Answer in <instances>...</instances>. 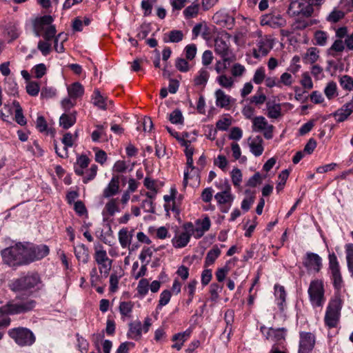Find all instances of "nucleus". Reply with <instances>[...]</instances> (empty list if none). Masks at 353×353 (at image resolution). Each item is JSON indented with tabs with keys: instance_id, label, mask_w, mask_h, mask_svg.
<instances>
[{
	"instance_id": "1",
	"label": "nucleus",
	"mask_w": 353,
	"mask_h": 353,
	"mask_svg": "<svg viewBox=\"0 0 353 353\" xmlns=\"http://www.w3.org/2000/svg\"><path fill=\"white\" fill-rule=\"evenodd\" d=\"M41 279L36 272H28L21 274L19 278L12 280L8 286L11 291L18 293L23 292L30 295L39 289Z\"/></svg>"
},
{
	"instance_id": "2",
	"label": "nucleus",
	"mask_w": 353,
	"mask_h": 353,
	"mask_svg": "<svg viewBox=\"0 0 353 353\" xmlns=\"http://www.w3.org/2000/svg\"><path fill=\"white\" fill-rule=\"evenodd\" d=\"M23 294L17 295L14 299L9 301L6 305L0 307V314L3 316L14 315L28 312L36 306V301Z\"/></svg>"
},
{
	"instance_id": "3",
	"label": "nucleus",
	"mask_w": 353,
	"mask_h": 353,
	"mask_svg": "<svg viewBox=\"0 0 353 353\" xmlns=\"http://www.w3.org/2000/svg\"><path fill=\"white\" fill-rule=\"evenodd\" d=\"M52 21L53 18L50 15H44L37 19L33 25L35 36H42L44 40L51 41L57 32L55 26L52 24Z\"/></svg>"
},
{
	"instance_id": "4",
	"label": "nucleus",
	"mask_w": 353,
	"mask_h": 353,
	"mask_svg": "<svg viewBox=\"0 0 353 353\" xmlns=\"http://www.w3.org/2000/svg\"><path fill=\"white\" fill-rule=\"evenodd\" d=\"M1 256L4 263L9 266L25 265L24 244L18 243L4 249L1 252Z\"/></svg>"
},
{
	"instance_id": "5",
	"label": "nucleus",
	"mask_w": 353,
	"mask_h": 353,
	"mask_svg": "<svg viewBox=\"0 0 353 353\" xmlns=\"http://www.w3.org/2000/svg\"><path fill=\"white\" fill-rule=\"evenodd\" d=\"M343 301L341 295L336 294L330 301L325 315L324 322L329 328L336 327L339 323L341 315V310L342 308Z\"/></svg>"
},
{
	"instance_id": "6",
	"label": "nucleus",
	"mask_w": 353,
	"mask_h": 353,
	"mask_svg": "<svg viewBox=\"0 0 353 353\" xmlns=\"http://www.w3.org/2000/svg\"><path fill=\"white\" fill-rule=\"evenodd\" d=\"M329 266L328 273L333 287L335 290V294L340 295V292L344 286V281L342 277L341 268L336 255L332 252L328 255Z\"/></svg>"
},
{
	"instance_id": "7",
	"label": "nucleus",
	"mask_w": 353,
	"mask_h": 353,
	"mask_svg": "<svg viewBox=\"0 0 353 353\" xmlns=\"http://www.w3.org/2000/svg\"><path fill=\"white\" fill-rule=\"evenodd\" d=\"M214 51L216 54L221 57L223 61L228 62V65L236 59V56L230 48V35L228 34L215 39Z\"/></svg>"
},
{
	"instance_id": "8",
	"label": "nucleus",
	"mask_w": 353,
	"mask_h": 353,
	"mask_svg": "<svg viewBox=\"0 0 353 353\" xmlns=\"http://www.w3.org/2000/svg\"><path fill=\"white\" fill-rule=\"evenodd\" d=\"M95 252L94 254V259L97 264L99 265V270L101 274V276L103 278H107L110 274L112 266V260L110 259L105 250L101 244L95 245Z\"/></svg>"
},
{
	"instance_id": "9",
	"label": "nucleus",
	"mask_w": 353,
	"mask_h": 353,
	"mask_svg": "<svg viewBox=\"0 0 353 353\" xmlns=\"http://www.w3.org/2000/svg\"><path fill=\"white\" fill-rule=\"evenodd\" d=\"M25 250V265L29 264L33 261L41 260L46 256L49 252L50 249L46 245H30L28 243L24 244Z\"/></svg>"
},
{
	"instance_id": "10",
	"label": "nucleus",
	"mask_w": 353,
	"mask_h": 353,
	"mask_svg": "<svg viewBox=\"0 0 353 353\" xmlns=\"http://www.w3.org/2000/svg\"><path fill=\"white\" fill-rule=\"evenodd\" d=\"M8 334L20 346H30L35 342L34 334L28 328H13L8 331Z\"/></svg>"
},
{
	"instance_id": "11",
	"label": "nucleus",
	"mask_w": 353,
	"mask_h": 353,
	"mask_svg": "<svg viewBox=\"0 0 353 353\" xmlns=\"http://www.w3.org/2000/svg\"><path fill=\"white\" fill-rule=\"evenodd\" d=\"M308 294L313 306H323L325 301L323 282L320 280L312 281L308 288Z\"/></svg>"
},
{
	"instance_id": "12",
	"label": "nucleus",
	"mask_w": 353,
	"mask_h": 353,
	"mask_svg": "<svg viewBox=\"0 0 353 353\" xmlns=\"http://www.w3.org/2000/svg\"><path fill=\"white\" fill-rule=\"evenodd\" d=\"M260 331L266 340L274 342L276 346L282 345L285 341L288 332L285 327L273 328L265 325L260 327Z\"/></svg>"
},
{
	"instance_id": "13",
	"label": "nucleus",
	"mask_w": 353,
	"mask_h": 353,
	"mask_svg": "<svg viewBox=\"0 0 353 353\" xmlns=\"http://www.w3.org/2000/svg\"><path fill=\"white\" fill-rule=\"evenodd\" d=\"M183 232L177 234L172 239V245L176 248H182L185 247L190 242L192 234V223L187 222L183 224Z\"/></svg>"
},
{
	"instance_id": "14",
	"label": "nucleus",
	"mask_w": 353,
	"mask_h": 353,
	"mask_svg": "<svg viewBox=\"0 0 353 353\" xmlns=\"http://www.w3.org/2000/svg\"><path fill=\"white\" fill-rule=\"evenodd\" d=\"M303 265L308 272L318 273L323 267L322 259L318 254L307 252L303 258Z\"/></svg>"
},
{
	"instance_id": "15",
	"label": "nucleus",
	"mask_w": 353,
	"mask_h": 353,
	"mask_svg": "<svg viewBox=\"0 0 353 353\" xmlns=\"http://www.w3.org/2000/svg\"><path fill=\"white\" fill-rule=\"evenodd\" d=\"M274 126L268 124L265 118L263 116L256 117L252 119V130L254 132H263V136L266 139L273 137Z\"/></svg>"
},
{
	"instance_id": "16",
	"label": "nucleus",
	"mask_w": 353,
	"mask_h": 353,
	"mask_svg": "<svg viewBox=\"0 0 353 353\" xmlns=\"http://www.w3.org/2000/svg\"><path fill=\"white\" fill-rule=\"evenodd\" d=\"M299 339L298 353H312L316 343L315 335L312 332H300Z\"/></svg>"
},
{
	"instance_id": "17",
	"label": "nucleus",
	"mask_w": 353,
	"mask_h": 353,
	"mask_svg": "<svg viewBox=\"0 0 353 353\" xmlns=\"http://www.w3.org/2000/svg\"><path fill=\"white\" fill-rule=\"evenodd\" d=\"M231 188L227 185L225 189L220 192H217L214 198L220 205V210L223 213L228 212L232 203L234 201V196L231 194Z\"/></svg>"
},
{
	"instance_id": "18",
	"label": "nucleus",
	"mask_w": 353,
	"mask_h": 353,
	"mask_svg": "<svg viewBox=\"0 0 353 353\" xmlns=\"http://www.w3.org/2000/svg\"><path fill=\"white\" fill-rule=\"evenodd\" d=\"M196 227L192 223V234L194 238H201L205 232L209 230L211 221L208 216H205L203 219H197L195 221Z\"/></svg>"
},
{
	"instance_id": "19",
	"label": "nucleus",
	"mask_w": 353,
	"mask_h": 353,
	"mask_svg": "<svg viewBox=\"0 0 353 353\" xmlns=\"http://www.w3.org/2000/svg\"><path fill=\"white\" fill-rule=\"evenodd\" d=\"M353 112V101L344 104L341 108L334 112L332 115L339 123L346 120Z\"/></svg>"
},
{
	"instance_id": "20",
	"label": "nucleus",
	"mask_w": 353,
	"mask_h": 353,
	"mask_svg": "<svg viewBox=\"0 0 353 353\" xmlns=\"http://www.w3.org/2000/svg\"><path fill=\"white\" fill-rule=\"evenodd\" d=\"M249 147L250 152L255 156L259 157L263 154V139L260 136H256L252 139H248Z\"/></svg>"
},
{
	"instance_id": "21",
	"label": "nucleus",
	"mask_w": 353,
	"mask_h": 353,
	"mask_svg": "<svg viewBox=\"0 0 353 353\" xmlns=\"http://www.w3.org/2000/svg\"><path fill=\"white\" fill-rule=\"evenodd\" d=\"M119 190V178L113 176L108 186L103 190V196L105 198H110L117 194Z\"/></svg>"
},
{
	"instance_id": "22",
	"label": "nucleus",
	"mask_w": 353,
	"mask_h": 353,
	"mask_svg": "<svg viewBox=\"0 0 353 353\" xmlns=\"http://www.w3.org/2000/svg\"><path fill=\"white\" fill-rule=\"evenodd\" d=\"M267 116L270 119H278L281 116V106L274 101L266 102Z\"/></svg>"
},
{
	"instance_id": "23",
	"label": "nucleus",
	"mask_w": 353,
	"mask_h": 353,
	"mask_svg": "<svg viewBox=\"0 0 353 353\" xmlns=\"http://www.w3.org/2000/svg\"><path fill=\"white\" fill-rule=\"evenodd\" d=\"M89 163L90 159L86 155H81L74 165V172L79 176H82L84 174V169L88 168Z\"/></svg>"
},
{
	"instance_id": "24",
	"label": "nucleus",
	"mask_w": 353,
	"mask_h": 353,
	"mask_svg": "<svg viewBox=\"0 0 353 353\" xmlns=\"http://www.w3.org/2000/svg\"><path fill=\"white\" fill-rule=\"evenodd\" d=\"M142 325L140 321H135L129 324L128 336L129 338L138 341L141 338Z\"/></svg>"
},
{
	"instance_id": "25",
	"label": "nucleus",
	"mask_w": 353,
	"mask_h": 353,
	"mask_svg": "<svg viewBox=\"0 0 353 353\" xmlns=\"http://www.w3.org/2000/svg\"><path fill=\"white\" fill-rule=\"evenodd\" d=\"M74 254L77 259L83 263H87L89 260V252L84 244H79L74 247Z\"/></svg>"
},
{
	"instance_id": "26",
	"label": "nucleus",
	"mask_w": 353,
	"mask_h": 353,
	"mask_svg": "<svg viewBox=\"0 0 353 353\" xmlns=\"http://www.w3.org/2000/svg\"><path fill=\"white\" fill-rule=\"evenodd\" d=\"M76 122V112L63 114L59 118V125L63 129H68Z\"/></svg>"
},
{
	"instance_id": "27",
	"label": "nucleus",
	"mask_w": 353,
	"mask_h": 353,
	"mask_svg": "<svg viewBox=\"0 0 353 353\" xmlns=\"http://www.w3.org/2000/svg\"><path fill=\"white\" fill-rule=\"evenodd\" d=\"M274 295L277 301V305L281 310H283L285 303L286 292L283 286L276 285L274 286Z\"/></svg>"
},
{
	"instance_id": "28",
	"label": "nucleus",
	"mask_w": 353,
	"mask_h": 353,
	"mask_svg": "<svg viewBox=\"0 0 353 353\" xmlns=\"http://www.w3.org/2000/svg\"><path fill=\"white\" fill-rule=\"evenodd\" d=\"M216 105L220 108H225L230 103V97L227 95L222 90L215 92Z\"/></svg>"
},
{
	"instance_id": "29",
	"label": "nucleus",
	"mask_w": 353,
	"mask_h": 353,
	"mask_svg": "<svg viewBox=\"0 0 353 353\" xmlns=\"http://www.w3.org/2000/svg\"><path fill=\"white\" fill-rule=\"evenodd\" d=\"M68 92L71 99H75L83 94L84 88L80 83L75 82L68 88Z\"/></svg>"
},
{
	"instance_id": "30",
	"label": "nucleus",
	"mask_w": 353,
	"mask_h": 353,
	"mask_svg": "<svg viewBox=\"0 0 353 353\" xmlns=\"http://www.w3.org/2000/svg\"><path fill=\"white\" fill-rule=\"evenodd\" d=\"M220 254L221 250L217 246H214L207 253L205 259V267L212 265Z\"/></svg>"
},
{
	"instance_id": "31",
	"label": "nucleus",
	"mask_w": 353,
	"mask_h": 353,
	"mask_svg": "<svg viewBox=\"0 0 353 353\" xmlns=\"http://www.w3.org/2000/svg\"><path fill=\"white\" fill-rule=\"evenodd\" d=\"M319 50L316 48H310L303 57V61L306 63H314L319 58Z\"/></svg>"
},
{
	"instance_id": "32",
	"label": "nucleus",
	"mask_w": 353,
	"mask_h": 353,
	"mask_svg": "<svg viewBox=\"0 0 353 353\" xmlns=\"http://www.w3.org/2000/svg\"><path fill=\"white\" fill-rule=\"evenodd\" d=\"M132 234L128 232L126 228L119 232V241L122 248H125L130 245Z\"/></svg>"
},
{
	"instance_id": "33",
	"label": "nucleus",
	"mask_w": 353,
	"mask_h": 353,
	"mask_svg": "<svg viewBox=\"0 0 353 353\" xmlns=\"http://www.w3.org/2000/svg\"><path fill=\"white\" fill-rule=\"evenodd\" d=\"M347 265L349 272L353 276V243H347L345 245Z\"/></svg>"
},
{
	"instance_id": "34",
	"label": "nucleus",
	"mask_w": 353,
	"mask_h": 353,
	"mask_svg": "<svg viewBox=\"0 0 353 353\" xmlns=\"http://www.w3.org/2000/svg\"><path fill=\"white\" fill-rule=\"evenodd\" d=\"M93 103L101 109L105 110L107 108V103H112L110 100H108L101 95L99 90H95L94 92Z\"/></svg>"
},
{
	"instance_id": "35",
	"label": "nucleus",
	"mask_w": 353,
	"mask_h": 353,
	"mask_svg": "<svg viewBox=\"0 0 353 353\" xmlns=\"http://www.w3.org/2000/svg\"><path fill=\"white\" fill-rule=\"evenodd\" d=\"M198 0H195L196 2H194L192 5L188 6L183 10V14L186 19H190L195 17L199 11L200 6L197 3Z\"/></svg>"
},
{
	"instance_id": "36",
	"label": "nucleus",
	"mask_w": 353,
	"mask_h": 353,
	"mask_svg": "<svg viewBox=\"0 0 353 353\" xmlns=\"http://www.w3.org/2000/svg\"><path fill=\"white\" fill-rule=\"evenodd\" d=\"M345 49V42L341 39H336L328 49V53L335 57V53L342 52Z\"/></svg>"
},
{
	"instance_id": "37",
	"label": "nucleus",
	"mask_w": 353,
	"mask_h": 353,
	"mask_svg": "<svg viewBox=\"0 0 353 353\" xmlns=\"http://www.w3.org/2000/svg\"><path fill=\"white\" fill-rule=\"evenodd\" d=\"M210 74L206 69L201 68L199 71L198 75L194 78V83L196 85H205L209 79Z\"/></svg>"
},
{
	"instance_id": "38",
	"label": "nucleus",
	"mask_w": 353,
	"mask_h": 353,
	"mask_svg": "<svg viewBox=\"0 0 353 353\" xmlns=\"http://www.w3.org/2000/svg\"><path fill=\"white\" fill-rule=\"evenodd\" d=\"M339 83L345 90H353V78L349 75L345 74L339 77Z\"/></svg>"
},
{
	"instance_id": "39",
	"label": "nucleus",
	"mask_w": 353,
	"mask_h": 353,
	"mask_svg": "<svg viewBox=\"0 0 353 353\" xmlns=\"http://www.w3.org/2000/svg\"><path fill=\"white\" fill-rule=\"evenodd\" d=\"M324 93L328 99H332L337 95V85L334 81H330L324 89Z\"/></svg>"
},
{
	"instance_id": "40",
	"label": "nucleus",
	"mask_w": 353,
	"mask_h": 353,
	"mask_svg": "<svg viewBox=\"0 0 353 353\" xmlns=\"http://www.w3.org/2000/svg\"><path fill=\"white\" fill-rule=\"evenodd\" d=\"M285 20L279 14L270 17L268 21L265 22L266 24H269L273 28L283 27L285 25Z\"/></svg>"
},
{
	"instance_id": "41",
	"label": "nucleus",
	"mask_w": 353,
	"mask_h": 353,
	"mask_svg": "<svg viewBox=\"0 0 353 353\" xmlns=\"http://www.w3.org/2000/svg\"><path fill=\"white\" fill-rule=\"evenodd\" d=\"M328 34L326 32L317 30L314 33L316 44L320 46H325L327 44Z\"/></svg>"
},
{
	"instance_id": "42",
	"label": "nucleus",
	"mask_w": 353,
	"mask_h": 353,
	"mask_svg": "<svg viewBox=\"0 0 353 353\" xmlns=\"http://www.w3.org/2000/svg\"><path fill=\"white\" fill-rule=\"evenodd\" d=\"M345 17V12L342 10L334 9L327 17L326 20L331 23H336Z\"/></svg>"
},
{
	"instance_id": "43",
	"label": "nucleus",
	"mask_w": 353,
	"mask_h": 353,
	"mask_svg": "<svg viewBox=\"0 0 353 353\" xmlns=\"http://www.w3.org/2000/svg\"><path fill=\"white\" fill-rule=\"evenodd\" d=\"M133 303L130 301H123L119 305V312L122 316H130L132 311Z\"/></svg>"
},
{
	"instance_id": "44",
	"label": "nucleus",
	"mask_w": 353,
	"mask_h": 353,
	"mask_svg": "<svg viewBox=\"0 0 353 353\" xmlns=\"http://www.w3.org/2000/svg\"><path fill=\"white\" fill-rule=\"evenodd\" d=\"M169 121L173 124H182L183 122V117L182 112L179 109H175L169 115Z\"/></svg>"
},
{
	"instance_id": "45",
	"label": "nucleus",
	"mask_w": 353,
	"mask_h": 353,
	"mask_svg": "<svg viewBox=\"0 0 353 353\" xmlns=\"http://www.w3.org/2000/svg\"><path fill=\"white\" fill-rule=\"evenodd\" d=\"M97 170L98 167L97 165H92L90 169L86 170L84 172L85 173V176L83 178V182L87 183L94 179L97 175Z\"/></svg>"
},
{
	"instance_id": "46",
	"label": "nucleus",
	"mask_w": 353,
	"mask_h": 353,
	"mask_svg": "<svg viewBox=\"0 0 353 353\" xmlns=\"http://www.w3.org/2000/svg\"><path fill=\"white\" fill-rule=\"evenodd\" d=\"M46 66L43 63H39L33 67L32 73L37 79L41 78L46 73Z\"/></svg>"
},
{
	"instance_id": "47",
	"label": "nucleus",
	"mask_w": 353,
	"mask_h": 353,
	"mask_svg": "<svg viewBox=\"0 0 353 353\" xmlns=\"http://www.w3.org/2000/svg\"><path fill=\"white\" fill-rule=\"evenodd\" d=\"M217 81L220 85L225 88H230L234 83L232 77H228L225 74H221L217 77Z\"/></svg>"
},
{
	"instance_id": "48",
	"label": "nucleus",
	"mask_w": 353,
	"mask_h": 353,
	"mask_svg": "<svg viewBox=\"0 0 353 353\" xmlns=\"http://www.w3.org/2000/svg\"><path fill=\"white\" fill-rule=\"evenodd\" d=\"M223 287L216 283H213L210 287V299L216 301L219 298V293L222 290Z\"/></svg>"
},
{
	"instance_id": "49",
	"label": "nucleus",
	"mask_w": 353,
	"mask_h": 353,
	"mask_svg": "<svg viewBox=\"0 0 353 353\" xmlns=\"http://www.w3.org/2000/svg\"><path fill=\"white\" fill-rule=\"evenodd\" d=\"M169 40L168 41L172 43H178L181 41L183 38V34L182 31L178 30H174L169 32ZM165 42L168 41L165 40Z\"/></svg>"
},
{
	"instance_id": "50",
	"label": "nucleus",
	"mask_w": 353,
	"mask_h": 353,
	"mask_svg": "<svg viewBox=\"0 0 353 353\" xmlns=\"http://www.w3.org/2000/svg\"><path fill=\"white\" fill-rule=\"evenodd\" d=\"M137 292L138 293L144 296L148 292L149 289V282L146 279H141L137 286Z\"/></svg>"
},
{
	"instance_id": "51",
	"label": "nucleus",
	"mask_w": 353,
	"mask_h": 353,
	"mask_svg": "<svg viewBox=\"0 0 353 353\" xmlns=\"http://www.w3.org/2000/svg\"><path fill=\"white\" fill-rule=\"evenodd\" d=\"M171 298V292L170 290H163L160 294V299L157 307L161 309L163 306L167 305Z\"/></svg>"
},
{
	"instance_id": "52",
	"label": "nucleus",
	"mask_w": 353,
	"mask_h": 353,
	"mask_svg": "<svg viewBox=\"0 0 353 353\" xmlns=\"http://www.w3.org/2000/svg\"><path fill=\"white\" fill-rule=\"evenodd\" d=\"M288 176L289 172L288 170H284L279 174V179H280V181L276 187L277 192H280L283 189Z\"/></svg>"
},
{
	"instance_id": "53",
	"label": "nucleus",
	"mask_w": 353,
	"mask_h": 353,
	"mask_svg": "<svg viewBox=\"0 0 353 353\" xmlns=\"http://www.w3.org/2000/svg\"><path fill=\"white\" fill-rule=\"evenodd\" d=\"M40 87L38 83L30 81L27 83L26 91L30 96H37L39 94Z\"/></svg>"
},
{
	"instance_id": "54",
	"label": "nucleus",
	"mask_w": 353,
	"mask_h": 353,
	"mask_svg": "<svg viewBox=\"0 0 353 353\" xmlns=\"http://www.w3.org/2000/svg\"><path fill=\"white\" fill-rule=\"evenodd\" d=\"M50 41H39L37 48L41 51L43 56H47L51 50V43Z\"/></svg>"
},
{
	"instance_id": "55",
	"label": "nucleus",
	"mask_w": 353,
	"mask_h": 353,
	"mask_svg": "<svg viewBox=\"0 0 353 353\" xmlns=\"http://www.w3.org/2000/svg\"><path fill=\"white\" fill-rule=\"evenodd\" d=\"M265 69L263 67L259 68L254 72L252 81L256 84H261L265 79Z\"/></svg>"
},
{
	"instance_id": "56",
	"label": "nucleus",
	"mask_w": 353,
	"mask_h": 353,
	"mask_svg": "<svg viewBox=\"0 0 353 353\" xmlns=\"http://www.w3.org/2000/svg\"><path fill=\"white\" fill-rule=\"evenodd\" d=\"M105 209L110 216H113L115 212H119V207L117 204L116 199H111L105 206Z\"/></svg>"
},
{
	"instance_id": "57",
	"label": "nucleus",
	"mask_w": 353,
	"mask_h": 353,
	"mask_svg": "<svg viewBox=\"0 0 353 353\" xmlns=\"http://www.w3.org/2000/svg\"><path fill=\"white\" fill-rule=\"evenodd\" d=\"M231 176L234 185L236 187L240 186L242 181V174L241 170L238 168L233 169L231 173Z\"/></svg>"
},
{
	"instance_id": "58",
	"label": "nucleus",
	"mask_w": 353,
	"mask_h": 353,
	"mask_svg": "<svg viewBox=\"0 0 353 353\" xmlns=\"http://www.w3.org/2000/svg\"><path fill=\"white\" fill-rule=\"evenodd\" d=\"M278 81L279 83V88L281 87V84L290 86L292 83V77L290 73L284 72L281 74L280 80Z\"/></svg>"
},
{
	"instance_id": "59",
	"label": "nucleus",
	"mask_w": 353,
	"mask_h": 353,
	"mask_svg": "<svg viewBox=\"0 0 353 353\" xmlns=\"http://www.w3.org/2000/svg\"><path fill=\"white\" fill-rule=\"evenodd\" d=\"M56 95V89L51 87H44L41 89V97L42 98L50 99Z\"/></svg>"
},
{
	"instance_id": "60",
	"label": "nucleus",
	"mask_w": 353,
	"mask_h": 353,
	"mask_svg": "<svg viewBox=\"0 0 353 353\" xmlns=\"http://www.w3.org/2000/svg\"><path fill=\"white\" fill-rule=\"evenodd\" d=\"M243 136V131L239 127H234L231 129L229 139L232 140H240Z\"/></svg>"
},
{
	"instance_id": "61",
	"label": "nucleus",
	"mask_w": 353,
	"mask_h": 353,
	"mask_svg": "<svg viewBox=\"0 0 353 353\" xmlns=\"http://www.w3.org/2000/svg\"><path fill=\"white\" fill-rule=\"evenodd\" d=\"M266 101V96L263 93H256L250 99V103L256 105L263 104Z\"/></svg>"
},
{
	"instance_id": "62",
	"label": "nucleus",
	"mask_w": 353,
	"mask_h": 353,
	"mask_svg": "<svg viewBox=\"0 0 353 353\" xmlns=\"http://www.w3.org/2000/svg\"><path fill=\"white\" fill-rule=\"evenodd\" d=\"M47 123L45 118L43 116H39L36 121V128L41 132H43L47 130Z\"/></svg>"
},
{
	"instance_id": "63",
	"label": "nucleus",
	"mask_w": 353,
	"mask_h": 353,
	"mask_svg": "<svg viewBox=\"0 0 353 353\" xmlns=\"http://www.w3.org/2000/svg\"><path fill=\"white\" fill-rule=\"evenodd\" d=\"M141 208L146 212L152 214L155 213V208L154 206L153 202L151 200H143L141 203Z\"/></svg>"
},
{
	"instance_id": "64",
	"label": "nucleus",
	"mask_w": 353,
	"mask_h": 353,
	"mask_svg": "<svg viewBox=\"0 0 353 353\" xmlns=\"http://www.w3.org/2000/svg\"><path fill=\"white\" fill-rule=\"evenodd\" d=\"M134 343L132 342H123L120 344L117 348L116 353H128L130 347H133Z\"/></svg>"
}]
</instances>
